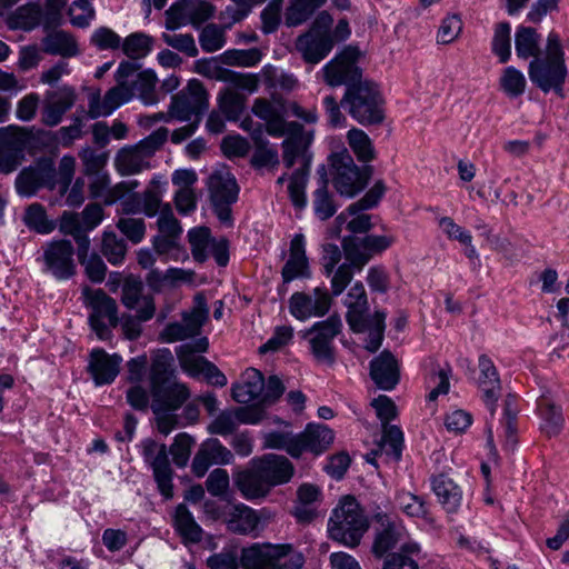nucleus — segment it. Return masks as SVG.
Instances as JSON below:
<instances>
[{"instance_id": "f704fd0d", "label": "nucleus", "mask_w": 569, "mask_h": 569, "mask_svg": "<svg viewBox=\"0 0 569 569\" xmlns=\"http://www.w3.org/2000/svg\"><path fill=\"white\" fill-rule=\"evenodd\" d=\"M263 387V375L254 368H249L243 373L242 381L233 385L232 398L239 403H250L254 400L260 401Z\"/></svg>"}, {"instance_id": "c03bdc74", "label": "nucleus", "mask_w": 569, "mask_h": 569, "mask_svg": "<svg viewBox=\"0 0 569 569\" xmlns=\"http://www.w3.org/2000/svg\"><path fill=\"white\" fill-rule=\"evenodd\" d=\"M539 412L542 419L541 430L547 437L558 436L563 427V416L561 408L551 400L542 398L539 402Z\"/></svg>"}, {"instance_id": "f257e3e1", "label": "nucleus", "mask_w": 569, "mask_h": 569, "mask_svg": "<svg viewBox=\"0 0 569 569\" xmlns=\"http://www.w3.org/2000/svg\"><path fill=\"white\" fill-rule=\"evenodd\" d=\"M530 81L543 93L550 91L565 98L563 87L568 77L565 50L560 37L550 32L543 51L528 67Z\"/></svg>"}, {"instance_id": "412c9836", "label": "nucleus", "mask_w": 569, "mask_h": 569, "mask_svg": "<svg viewBox=\"0 0 569 569\" xmlns=\"http://www.w3.org/2000/svg\"><path fill=\"white\" fill-rule=\"evenodd\" d=\"M73 252V246L69 240L49 243L43 252L47 270L58 279L70 278L76 272Z\"/></svg>"}, {"instance_id": "338daca9", "label": "nucleus", "mask_w": 569, "mask_h": 569, "mask_svg": "<svg viewBox=\"0 0 569 569\" xmlns=\"http://www.w3.org/2000/svg\"><path fill=\"white\" fill-rule=\"evenodd\" d=\"M240 565L237 546L223 548L220 552L213 553L207 559L209 569H239Z\"/></svg>"}, {"instance_id": "20e7f679", "label": "nucleus", "mask_w": 569, "mask_h": 569, "mask_svg": "<svg viewBox=\"0 0 569 569\" xmlns=\"http://www.w3.org/2000/svg\"><path fill=\"white\" fill-rule=\"evenodd\" d=\"M340 104L363 127L380 126L386 119L385 99L380 88L367 79L348 86Z\"/></svg>"}, {"instance_id": "a18cd8bd", "label": "nucleus", "mask_w": 569, "mask_h": 569, "mask_svg": "<svg viewBox=\"0 0 569 569\" xmlns=\"http://www.w3.org/2000/svg\"><path fill=\"white\" fill-rule=\"evenodd\" d=\"M263 84L268 90H281L284 92L293 91L298 84V79L292 74L279 71L276 67L268 64L260 72Z\"/></svg>"}, {"instance_id": "ea45409f", "label": "nucleus", "mask_w": 569, "mask_h": 569, "mask_svg": "<svg viewBox=\"0 0 569 569\" xmlns=\"http://www.w3.org/2000/svg\"><path fill=\"white\" fill-rule=\"evenodd\" d=\"M439 227L449 240L457 241L465 247V254L468 259L477 260L479 258L472 244V234L470 231L458 224L451 217L440 218Z\"/></svg>"}, {"instance_id": "393cba45", "label": "nucleus", "mask_w": 569, "mask_h": 569, "mask_svg": "<svg viewBox=\"0 0 569 569\" xmlns=\"http://www.w3.org/2000/svg\"><path fill=\"white\" fill-rule=\"evenodd\" d=\"M270 488L287 483L295 475L291 461L279 455H266L254 460Z\"/></svg>"}, {"instance_id": "4d7b16f0", "label": "nucleus", "mask_w": 569, "mask_h": 569, "mask_svg": "<svg viewBox=\"0 0 569 569\" xmlns=\"http://www.w3.org/2000/svg\"><path fill=\"white\" fill-rule=\"evenodd\" d=\"M298 435L290 432L273 431L264 436V446L271 449L286 450L291 457H300L298 447Z\"/></svg>"}, {"instance_id": "052dcab7", "label": "nucleus", "mask_w": 569, "mask_h": 569, "mask_svg": "<svg viewBox=\"0 0 569 569\" xmlns=\"http://www.w3.org/2000/svg\"><path fill=\"white\" fill-rule=\"evenodd\" d=\"M221 59L226 64L250 68L258 64L262 59V52L258 48L247 50H227L221 54Z\"/></svg>"}, {"instance_id": "6e6d98bb", "label": "nucleus", "mask_w": 569, "mask_h": 569, "mask_svg": "<svg viewBox=\"0 0 569 569\" xmlns=\"http://www.w3.org/2000/svg\"><path fill=\"white\" fill-rule=\"evenodd\" d=\"M191 253L196 261L204 262L208 259V250L213 240L210 230L206 227L194 228L188 233Z\"/></svg>"}, {"instance_id": "0eeeda50", "label": "nucleus", "mask_w": 569, "mask_h": 569, "mask_svg": "<svg viewBox=\"0 0 569 569\" xmlns=\"http://www.w3.org/2000/svg\"><path fill=\"white\" fill-rule=\"evenodd\" d=\"M329 174L337 192L345 197H355L368 184L372 167H358L349 150L341 146L328 157Z\"/></svg>"}, {"instance_id": "dca6fc26", "label": "nucleus", "mask_w": 569, "mask_h": 569, "mask_svg": "<svg viewBox=\"0 0 569 569\" xmlns=\"http://www.w3.org/2000/svg\"><path fill=\"white\" fill-rule=\"evenodd\" d=\"M30 139L31 133L26 128L17 126L0 128V172L8 174L20 166Z\"/></svg>"}, {"instance_id": "aec40b11", "label": "nucleus", "mask_w": 569, "mask_h": 569, "mask_svg": "<svg viewBox=\"0 0 569 569\" xmlns=\"http://www.w3.org/2000/svg\"><path fill=\"white\" fill-rule=\"evenodd\" d=\"M40 188H56V169L51 163H39L24 168L16 179L17 192L22 197H31Z\"/></svg>"}, {"instance_id": "4be33fe9", "label": "nucleus", "mask_w": 569, "mask_h": 569, "mask_svg": "<svg viewBox=\"0 0 569 569\" xmlns=\"http://www.w3.org/2000/svg\"><path fill=\"white\" fill-rule=\"evenodd\" d=\"M76 99V90L70 86H62L57 90L48 91L41 110L42 123L48 127L59 124L64 113L73 107Z\"/></svg>"}, {"instance_id": "b1692460", "label": "nucleus", "mask_w": 569, "mask_h": 569, "mask_svg": "<svg viewBox=\"0 0 569 569\" xmlns=\"http://www.w3.org/2000/svg\"><path fill=\"white\" fill-rule=\"evenodd\" d=\"M370 377L377 387L383 390H392L398 385L400 379L399 365L389 350H383L371 360Z\"/></svg>"}, {"instance_id": "a19ab883", "label": "nucleus", "mask_w": 569, "mask_h": 569, "mask_svg": "<svg viewBox=\"0 0 569 569\" xmlns=\"http://www.w3.org/2000/svg\"><path fill=\"white\" fill-rule=\"evenodd\" d=\"M347 142L359 162L369 163L377 157V152L370 137L359 128H351L346 136Z\"/></svg>"}, {"instance_id": "c756f323", "label": "nucleus", "mask_w": 569, "mask_h": 569, "mask_svg": "<svg viewBox=\"0 0 569 569\" xmlns=\"http://www.w3.org/2000/svg\"><path fill=\"white\" fill-rule=\"evenodd\" d=\"M260 520L259 513L243 503L229 507L224 517L227 529L238 535L251 533L258 528Z\"/></svg>"}, {"instance_id": "5701e85b", "label": "nucleus", "mask_w": 569, "mask_h": 569, "mask_svg": "<svg viewBox=\"0 0 569 569\" xmlns=\"http://www.w3.org/2000/svg\"><path fill=\"white\" fill-rule=\"evenodd\" d=\"M233 456L218 439L209 438L203 441L192 460V471L198 477H203L212 465H228Z\"/></svg>"}, {"instance_id": "7c9ffc66", "label": "nucleus", "mask_w": 569, "mask_h": 569, "mask_svg": "<svg viewBox=\"0 0 569 569\" xmlns=\"http://www.w3.org/2000/svg\"><path fill=\"white\" fill-rule=\"evenodd\" d=\"M300 456L305 451L320 455L333 442V432L325 425L309 423L305 431L298 435Z\"/></svg>"}, {"instance_id": "e433bc0d", "label": "nucleus", "mask_w": 569, "mask_h": 569, "mask_svg": "<svg viewBox=\"0 0 569 569\" xmlns=\"http://www.w3.org/2000/svg\"><path fill=\"white\" fill-rule=\"evenodd\" d=\"M173 525L184 543H198L202 540L203 530L196 522L186 505L180 503L177 506Z\"/></svg>"}, {"instance_id": "2f4dec72", "label": "nucleus", "mask_w": 569, "mask_h": 569, "mask_svg": "<svg viewBox=\"0 0 569 569\" xmlns=\"http://www.w3.org/2000/svg\"><path fill=\"white\" fill-rule=\"evenodd\" d=\"M42 50L51 56L73 58L80 54V47L76 37L64 30H51L41 40Z\"/></svg>"}, {"instance_id": "0e129e2a", "label": "nucleus", "mask_w": 569, "mask_h": 569, "mask_svg": "<svg viewBox=\"0 0 569 569\" xmlns=\"http://www.w3.org/2000/svg\"><path fill=\"white\" fill-rule=\"evenodd\" d=\"M142 281L133 276L127 277L122 284L121 302L128 309H138L142 305Z\"/></svg>"}, {"instance_id": "4468645a", "label": "nucleus", "mask_w": 569, "mask_h": 569, "mask_svg": "<svg viewBox=\"0 0 569 569\" xmlns=\"http://www.w3.org/2000/svg\"><path fill=\"white\" fill-rule=\"evenodd\" d=\"M208 107V92L197 79L190 80L183 90L171 98V114L179 121H190L192 118L200 121Z\"/></svg>"}, {"instance_id": "a878e982", "label": "nucleus", "mask_w": 569, "mask_h": 569, "mask_svg": "<svg viewBox=\"0 0 569 569\" xmlns=\"http://www.w3.org/2000/svg\"><path fill=\"white\" fill-rule=\"evenodd\" d=\"M295 48L305 62L317 64L332 50L333 39L332 37H320L307 31L296 39Z\"/></svg>"}, {"instance_id": "9b49d317", "label": "nucleus", "mask_w": 569, "mask_h": 569, "mask_svg": "<svg viewBox=\"0 0 569 569\" xmlns=\"http://www.w3.org/2000/svg\"><path fill=\"white\" fill-rule=\"evenodd\" d=\"M209 199L219 220L231 223V204L237 201L238 186L234 177L227 169L213 171L207 181Z\"/></svg>"}, {"instance_id": "37998d69", "label": "nucleus", "mask_w": 569, "mask_h": 569, "mask_svg": "<svg viewBox=\"0 0 569 569\" xmlns=\"http://www.w3.org/2000/svg\"><path fill=\"white\" fill-rule=\"evenodd\" d=\"M158 78L152 70H143L136 76L132 80L131 88H133V96L146 104L152 106L159 102L160 98L157 92Z\"/></svg>"}, {"instance_id": "2eb2a0df", "label": "nucleus", "mask_w": 569, "mask_h": 569, "mask_svg": "<svg viewBox=\"0 0 569 569\" xmlns=\"http://www.w3.org/2000/svg\"><path fill=\"white\" fill-rule=\"evenodd\" d=\"M375 537L371 547L372 553L377 558L387 557L390 551L403 543H416L408 540V532L405 527L393 520L387 513H377L375 516Z\"/></svg>"}, {"instance_id": "e2e57ef3", "label": "nucleus", "mask_w": 569, "mask_h": 569, "mask_svg": "<svg viewBox=\"0 0 569 569\" xmlns=\"http://www.w3.org/2000/svg\"><path fill=\"white\" fill-rule=\"evenodd\" d=\"M527 81L523 73L513 67H508L502 71L500 77V88L511 97L517 98L526 90Z\"/></svg>"}, {"instance_id": "603ef678", "label": "nucleus", "mask_w": 569, "mask_h": 569, "mask_svg": "<svg viewBox=\"0 0 569 569\" xmlns=\"http://www.w3.org/2000/svg\"><path fill=\"white\" fill-rule=\"evenodd\" d=\"M26 226L38 233H49L54 229V223L47 217L46 209L40 203H31L23 216Z\"/></svg>"}, {"instance_id": "39448f33", "label": "nucleus", "mask_w": 569, "mask_h": 569, "mask_svg": "<svg viewBox=\"0 0 569 569\" xmlns=\"http://www.w3.org/2000/svg\"><path fill=\"white\" fill-rule=\"evenodd\" d=\"M348 308L346 319L353 332H367L368 339L365 348L370 351H377L383 340L386 313L375 311L368 313V299L365 287L361 282H356L349 290L346 301Z\"/></svg>"}, {"instance_id": "8fccbe9b", "label": "nucleus", "mask_w": 569, "mask_h": 569, "mask_svg": "<svg viewBox=\"0 0 569 569\" xmlns=\"http://www.w3.org/2000/svg\"><path fill=\"white\" fill-rule=\"evenodd\" d=\"M218 104L228 120H237L244 109L246 97L231 88H226L219 93Z\"/></svg>"}, {"instance_id": "ddd939ff", "label": "nucleus", "mask_w": 569, "mask_h": 569, "mask_svg": "<svg viewBox=\"0 0 569 569\" xmlns=\"http://www.w3.org/2000/svg\"><path fill=\"white\" fill-rule=\"evenodd\" d=\"M360 51L356 47H346L322 68L323 81L330 87L356 84L362 80V71L357 66Z\"/></svg>"}, {"instance_id": "79ce46f5", "label": "nucleus", "mask_w": 569, "mask_h": 569, "mask_svg": "<svg viewBox=\"0 0 569 569\" xmlns=\"http://www.w3.org/2000/svg\"><path fill=\"white\" fill-rule=\"evenodd\" d=\"M382 428V437L378 442V449L372 450L371 455L382 453L383 451L399 461L403 448V433L398 426L385 423Z\"/></svg>"}, {"instance_id": "13d9d810", "label": "nucleus", "mask_w": 569, "mask_h": 569, "mask_svg": "<svg viewBox=\"0 0 569 569\" xmlns=\"http://www.w3.org/2000/svg\"><path fill=\"white\" fill-rule=\"evenodd\" d=\"M79 158L82 161L83 174L91 176L102 173L109 159V152L98 151L91 147H84L79 152Z\"/></svg>"}, {"instance_id": "49530a36", "label": "nucleus", "mask_w": 569, "mask_h": 569, "mask_svg": "<svg viewBox=\"0 0 569 569\" xmlns=\"http://www.w3.org/2000/svg\"><path fill=\"white\" fill-rule=\"evenodd\" d=\"M321 172V184L313 192V210L316 216L321 220L331 218L336 211V204L332 194L328 190V179L325 167L319 171Z\"/></svg>"}, {"instance_id": "c9c22d12", "label": "nucleus", "mask_w": 569, "mask_h": 569, "mask_svg": "<svg viewBox=\"0 0 569 569\" xmlns=\"http://www.w3.org/2000/svg\"><path fill=\"white\" fill-rule=\"evenodd\" d=\"M156 313V303L153 297L142 299V305L137 309V313L123 315L121 318V329L123 336L129 340H134L142 332L141 323L153 318Z\"/></svg>"}, {"instance_id": "cd10ccee", "label": "nucleus", "mask_w": 569, "mask_h": 569, "mask_svg": "<svg viewBox=\"0 0 569 569\" xmlns=\"http://www.w3.org/2000/svg\"><path fill=\"white\" fill-rule=\"evenodd\" d=\"M121 357L109 356L101 349H94L90 355L89 371L96 385L111 383L119 373Z\"/></svg>"}, {"instance_id": "774afa93", "label": "nucleus", "mask_w": 569, "mask_h": 569, "mask_svg": "<svg viewBox=\"0 0 569 569\" xmlns=\"http://www.w3.org/2000/svg\"><path fill=\"white\" fill-rule=\"evenodd\" d=\"M315 6L307 0H292L284 13L288 27L300 26L306 22L316 11Z\"/></svg>"}, {"instance_id": "680f3d73", "label": "nucleus", "mask_w": 569, "mask_h": 569, "mask_svg": "<svg viewBox=\"0 0 569 569\" xmlns=\"http://www.w3.org/2000/svg\"><path fill=\"white\" fill-rule=\"evenodd\" d=\"M362 241L358 237H346L342 240V248L348 262L355 269L361 270L370 260L369 252L362 246Z\"/></svg>"}, {"instance_id": "58836bf2", "label": "nucleus", "mask_w": 569, "mask_h": 569, "mask_svg": "<svg viewBox=\"0 0 569 569\" xmlns=\"http://www.w3.org/2000/svg\"><path fill=\"white\" fill-rule=\"evenodd\" d=\"M42 19V9L37 3H28L17 8L8 18L7 26L11 30L31 31Z\"/></svg>"}, {"instance_id": "864d4df0", "label": "nucleus", "mask_w": 569, "mask_h": 569, "mask_svg": "<svg viewBox=\"0 0 569 569\" xmlns=\"http://www.w3.org/2000/svg\"><path fill=\"white\" fill-rule=\"evenodd\" d=\"M338 232L340 227L347 223V229L351 233H366L372 228L371 214L365 213L363 211H357L355 213L349 212V207L336 218Z\"/></svg>"}, {"instance_id": "c85d7f7f", "label": "nucleus", "mask_w": 569, "mask_h": 569, "mask_svg": "<svg viewBox=\"0 0 569 569\" xmlns=\"http://www.w3.org/2000/svg\"><path fill=\"white\" fill-rule=\"evenodd\" d=\"M478 366L480 370L479 386L485 393V402L493 415L501 390L499 375L492 360L486 355L479 357Z\"/></svg>"}, {"instance_id": "473e14b6", "label": "nucleus", "mask_w": 569, "mask_h": 569, "mask_svg": "<svg viewBox=\"0 0 569 569\" xmlns=\"http://www.w3.org/2000/svg\"><path fill=\"white\" fill-rule=\"evenodd\" d=\"M234 483L242 496L248 500L263 498L271 489L264 477H262L254 460L252 461L251 469L241 471L236 476Z\"/></svg>"}, {"instance_id": "423d86ee", "label": "nucleus", "mask_w": 569, "mask_h": 569, "mask_svg": "<svg viewBox=\"0 0 569 569\" xmlns=\"http://www.w3.org/2000/svg\"><path fill=\"white\" fill-rule=\"evenodd\" d=\"M369 529V520L352 496L342 497L328 521L329 537L349 548H356Z\"/></svg>"}, {"instance_id": "9d476101", "label": "nucleus", "mask_w": 569, "mask_h": 569, "mask_svg": "<svg viewBox=\"0 0 569 569\" xmlns=\"http://www.w3.org/2000/svg\"><path fill=\"white\" fill-rule=\"evenodd\" d=\"M86 303L92 309L89 317L91 329L99 339L107 340L111 337V329L119 325L118 307L116 300L109 297L101 289L82 290Z\"/></svg>"}, {"instance_id": "f03ea898", "label": "nucleus", "mask_w": 569, "mask_h": 569, "mask_svg": "<svg viewBox=\"0 0 569 569\" xmlns=\"http://www.w3.org/2000/svg\"><path fill=\"white\" fill-rule=\"evenodd\" d=\"M173 357L170 350L157 352L150 368L151 406L178 410L190 397L184 383L173 380Z\"/></svg>"}, {"instance_id": "de8ad7c7", "label": "nucleus", "mask_w": 569, "mask_h": 569, "mask_svg": "<svg viewBox=\"0 0 569 569\" xmlns=\"http://www.w3.org/2000/svg\"><path fill=\"white\" fill-rule=\"evenodd\" d=\"M419 552L418 543H403L401 549L386 557L382 569H419L417 561L413 559Z\"/></svg>"}, {"instance_id": "1a4fd4ad", "label": "nucleus", "mask_w": 569, "mask_h": 569, "mask_svg": "<svg viewBox=\"0 0 569 569\" xmlns=\"http://www.w3.org/2000/svg\"><path fill=\"white\" fill-rule=\"evenodd\" d=\"M169 130L161 127L144 139L132 146L118 150L114 157V167L121 176H132L150 168V159L164 144Z\"/></svg>"}, {"instance_id": "09e8293b", "label": "nucleus", "mask_w": 569, "mask_h": 569, "mask_svg": "<svg viewBox=\"0 0 569 569\" xmlns=\"http://www.w3.org/2000/svg\"><path fill=\"white\" fill-rule=\"evenodd\" d=\"M540 37L533 28L519 27L515 37V46L518 57L528 59L539 57L542 52L539 50Z\"/></svg>"}, {"instance_id": "7ed1b4c3", "label": "nucleus", "mask_w": 569, "mask_h": 569, "mask_svg": "<svg viewBox=\"0 0 569 569\" xmlns=\"http://www.w3.org/2000/svg\"><path fill=\"white\" fill-rule=\"evenodd\" d=\"M283 137H286L282 142L286 167L291 168L296 163L300 164L290 178L288 191L293 206L301 210L307 203L305 188L308 176V159L306 151L311 143L312 137L306 133L303 126L296 121L290 122V129Z\"/></svg>"}, {"instance_id": "4c0bfd02", "label": "nucleus", "mask_w": 569, "mask_h": 569, "mask_svg": "<svg viewBox=\"0 0 569 569\" xmlns=\"http://www.w3.org/2000/svg\"><path fill=\"white\" fill-rule=\"evenodd\" d=\"M432 490L448 512L457 511L461 501V490L450 478L446 475L433 477Z\"/></svg>"}, {"instance_id": "6e6552de", "label": "nucleus", "mask_w": 569, "mask_h": 569, "mask_svg": "<svg viewBox=\"0 0 569 569\" xmlns=\"http://www.w3.org/2000/svg\"><path fill=\"white\" fill-rule=\"evenodd\" d=\"M291 551V545L253 543L242 548L240 562L243 569H300L303 556Z\"/></svg>"}, {"instance_id": "72a5a7b5", "label": "nucleus", "mask_w": 569, "mask_h": 569, "mask_svg": "<svg viewBox=\"0 0 569 569\" xmlns=\"http://www.w3.org/2000/svg\"><path fill=\"white\" fill-rule=\"evenodd\" d=\"M208 345L207 338H201L193 343H186L177 349L180 367L189 376L198 377L202 373V367L204 368L208 360L196 353L207 351Z\"/></svg>"}, {"instance_id": "bb28decb", "label": "nucleus", "mask_w": 569, "mask_h": 569, "mask_svg": "<svg viewBox=\"0 0 569 569\" xmlns=\"http://www.w3.org/2000/svg\"><path fill=\"white\" fill-rule=\"evenodd\" d=\"M281 276L283 283H288L297 278L310 277L302 234H296L291 240L289 259L282 268Z\"/></svg>"}, {"instance_id": "5fc2aeb1", "label": "nucleus", "mask_w": 569, "mask_h": 569, "mask_svg": "<svg viewBox=\"0 0 569 569\" xmlns=\"http://www.w3.org/2000/svg\"><path fill=\"white\" fill-rule=\"evenodd\" d=\"M196 306L190 313H184L182 323L186 326L190 337H194L200 332L201 327L208 318V308L206 298L202 295L196 296Z\"/></svg>"}, {"instance_id": "6ab92c4d", "label": "nucleus", "mask_w": 569, "mask_h": 569, "mask_svg": "<svg viewBox=\"0 0 569 569\" xmlns=\"http://www.w3.org/2000/svg\"><path fill=\"white\" fill-rule=\"evenodd\" d=\"M331 307L327 290L316 288L312 295L295 292L289 299V311L298 320L325 316Z\"/></svg>"}, {"instance_id": "f3484780", "label": "nucleus", "mask_w": 569, "mask_h": 569, "mask_svg": "<svg viewBox=\"0 0 569 569\" xmlns=\"http://www.w3.org/2000/svg\"><path fill=\"white\" fill-rule=\"evenodd\" d=\"M252 113L264 121L269 136L280 138L290 129V122L284 120L287 112L284 100L277 93H271V100L257 98L251 107Z\"/></svg>"}, {"instance_id": "f8f14e48", "label": "nucleus", "mask_w": 569, "mask_h": 569, "mask_svg": "<svg viewBox=\"0 0 569 569\" xmlns=\"http://www.w3.org/2000/svg\"><path fill=\"white\" fill-rule=\"evenodd\" d=\"M342 322L338 315H332L323 321L316 322L303 337L308 339L315 359L325 365H333V339L341 332Z\"/></svg>"}, {"instance_id": "bf43d9fd", "label": "nucleus", "mask_w": 569, "mask_h": 569, "mask_svg": "<svg viewBox=\"0 0 569 569\" xmlns=\"http://www.w3.org/2000/svg\"><path fill=\"white\" fill-rule=\"evenodd\" d=\"M511 27L508 22H500L496 26L492 51L501 63H506L511 56Z\"/></svg>"}, {"instance_id": "69168bd1", "label": "nucleus", "mask_w": 569, "mask_h": 569, "mask_svg": "<svg viewBox=\"0 0 569 569\" xmlns=\"http://www.w3.org/2000/svg\"><path fill=\"white\" fill-rule=\"evenodd\" d=\"M226 29L214 23L207 24L199 37V42L203 51L216 52L226 43Z\"/></svg>"}, {"instance_id": "a211bd4d", "label": "nucleus", "mask_w": 569, "mask_h": 569, "mask_svg": "<svg viewBox=\"0 0 569 569\" xmlns=\"http://www.w3.org/2000/svg\"><path fill=\"white\" fill-rule=\"evenodd\" d=\"M144 460L151 466L153 476L160 492L166 498L172 497V471L169 465L166 445H159L153 440L143 442Z\"/></svg>"}, {"instance_id": "3c124183", "label": "nucleus", "mask_w": 569, "mask_h": 569, "mask_svg": "<svg viewBox=\"0 0 569 569\" xmlns=\"http://www.w3.org/2000/svg\"><path fill=\"white\" fill-rule=\"evenodd\" d=\"M152 37L143 32H134L128 36L121 43L122 51L130 59H141L152 49Z\"/></svg>"}]
</instances>
